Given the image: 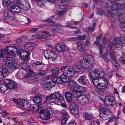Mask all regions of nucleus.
I'll use <instances>...</instances> for the list:
<instances>
[{
  "instance_id": "f704fd0d",
  "label": "nucleus",
  "mask_w": 125,
  "mask_h": 125,
  "mask_svg": "<svg viewBox=\"0 0 125 125\" xmlns=\"http://www.w3.org/2000/svg\"><path fill=\"white\" fill-rule=\"evenodd\" d=\"M53 98V94H51L48 96H46L45 97L46 102L49 101L50 103L54 102V99Z\"/></svg>"
},
{
  "instance_id": "49530a36",
  "label": "nucleus",
  "mask_w": 125,
  "mask_h": 125,
  "mask_svg": "<svg viewBox=\"0 0 125 125\" xmlns=\"http://www.w3.org/2000/svg\"><path fill=\"white\" fill-rule=\"evenodd\" d=\"M51 30L52 32L54 33H58V31L59 30V27L56 26H54L51 29Z\"/></svg>"
},
{
  "instance_id": "58836bf2",
  "label": "nucleus",
  "mask_w": 125,
  "mask_h": 125,
  "mask_svg": "<svg viewBox=\"0 0 125 125\" xmlns=\"http://www.w3.org/2000/svg\"><path fill=\"white\" fill-rule=\"evenodd\" d=\"M101 78H98L95 79H93L92 82L94 86L96 88H97V86H98L99 84V79H100Z\"/></svg>"
},
{
  "instance_id": "e433bc0d",
  "label": "nucleus",
  "mask_w": 125,
  "mask_h": 125,
  "mask_svg": "<svg viewBox=\"0 0 125 125\" xmlns=\"http://www.w3.org/2000/svg\"><path fill=\"white\" fill-rule=\"evenodd\" d=\"M30 107L31 109H35V110L37 111L40 107H42V106L41 105H38L35 104H30Z\"/></svg>"
},
{
  "instance_id": "338daca9",
  "label": "nucleus",
  "mask_w": 125,
  "mask_h": 125,
  "mask_svg": "<svg viewBox=\"0 0 125 125\" xmlns=\"http://www.w3.org/2000/svg\"><path fill=\"white\" fill-rule=\"evenodd\" d=\"M88 29L90 32H94L95 30V27H89L88 28Z\"/></svg>"
},
{
  "instance_id": "1a4fd4ad",
  "label": "nucleus",
  "mask_w": 125,
  "mask_h": 125,
  "mask_svg": "<svg viewBox=\"0 0 125 125\" xmlns=\"http://www.w3.org/2000/svg\"><path fill=\"white\" fill-rule=\"evenodd\" d=\"M5 50L6 52L4 54L3 53V55H7L8 54L10 55V56H12L13 55H14L15 51V52L17 51V48L15 47L11 46H7L5 48Z\"/></svg>"
},
{
  "instance_id": "774afa93",
  "label": "nucleus",
  "mask_w": 125,
  "mask_h": 125,
  "mask_svg": "<svg viewBox=\"0 0 125 125\" xmlns=\"http://www.w3.org/2000/svg\"><path fill=\"white\" fill-rule=\"evenodd\" d=\"M121 38L122 40V45H125V36L121 37Z\"/></svg>"
},
{
  "instance_id": "39448f33",
  "label": "nucleus",
  "mask_w": 125,
  "mask_h": 125,
  "mask_svg": "<svg viewBox=\"0 0 125 125\" xmlns=\"http://www.w3.org/2000/svg\"><path fill=\"white\" fill-rule=\"evenodd\" d=\"M61 71H63V73H65L69 77H71L74 75L75 73L74 70L72 68H68L67 66H63L60 68Z\"/></svg>"
},
{
  "instance_id": "3c124183",
  "label": "nucleus",
  "mask_w": 125,
  "mask_h": 125,
  "mask_svg": "<svg viewBox=\"0 0 125 125\" xmlns=\"http://www.w3.org/2000/svg\"><path fill=\"white\" fill-rule=\"evenodd\" d=\"M66 27L72 29H77V27H75L72 26V24L69 22H67L66 24Z\"/></svg>"
},
{
  "instance_id": "aec40b11",
  "label": "nucleus",
  "mask_w": 125,
  "mask_h": 125,
  "mask_svg": "<svg viewBox=\"0 0 125 125\" xmlns=\"http://www.w3.org/2000/svg\"><path fill=\"white\" fill-rule=\"evenodd\" d=\"M10 66L6 64L4 65L2 68V71L5 76H7L11 72V68Z\"/></svg>"
},
{
  "instance_id": "9d476101",
  "label": "nucleus",
  "mask_w": 125,
  "mask_h": 125,
  "mask_svg": "<svg viewBox=\"0 0 125 125\" xmlns=\"http://www.w3.org/2000/svg\"><path fill=\"white\" fill-rule=\"evenodd\" d=\"M104 102L105 105L108 106H113L115 103V100L114 97L109 95L106 97Z\"/></svg>"
},
{
  "instance_id": "7c9ffc66",
  "label": "nucleus",
  "mask_w": 125,
  "mask_h": 125,
  "mask_svg": "<svg viewBox=\"0 0 125 125\" xmlns=\"http://www.w3.org/2000/svg\"><path fill=\"white\" fill-rule=\"evenodd\" d=\"M27 39V37L25 36H23L18 38L16 40L17 44L19 45H21V43Z\"/></svg>"
},
{
  "instance_id": "6ab92c4d",
  "label": "nucleus",
  "mask_w": 125,
  "mask_h": 125,
  "mask_svg": "<svg viewBox=\"0 0 125 125\" xmlns=\"http://www.w3.org/2000/svg\"><path fill=\"white\" fill-rule=\"evenodd\" d=\"M55 48L57 51L63 52L68 49V47L64 44H57L55 46Z\"/></svg>"
},
{
  "instance_id": "13d9d810",
  "label": "nucleus",
  "mask_w": 125,
  "mask_h": 125,
  "mask_svg": "<svg viewBox=\"0 0 125 125\" xmlns=\"http://www.w3.org/2000/svg\"><path fill=\"white\" fill-rule=\"evenodd\" d=\"M11 11H7L4 13V15L5 17H10L11 14Z\"/></svg>"
},
{
  "instance_id": "f257e3e1",
  "label": "nucleus",
  "mask_w": 125,
  "mask_h": 125,
  "mask_svg": "<svg viewBox=\"0 0 125 125\" xmlns=\"http://www.w3.org/2000/svg\"><path fill=\"white\" fill-rule=\"evenodd\" d=\"M95 60L93 56L89 55L84 56L80 61V64L73 66L72 68L74 71L79 72L82 70H89L95 64Z\"/></svg>"
},
{
  "instance_id": "72a5a7b5",
  "label": "nucleus",
  "mask_w": 125,
  "mask_h": 125,
  "mask_svg": "<svg viewBox=\"0 0 125 125\" xmlns=\"http://www.w3.org/2000/svg\"><path fill=\"white\" fill-rule=\"evenodd\" d=\"M110 57V60L112 61V64L115 63L116 61V60L115 59V56L114 52H111L109 53Z\"/></svg>"
},
{
  "instance_id": "393cba45",
  "label": "nucleus",
  "mask_w": 125,
  "mask_h": 125,
  "mask_svg": "<svg viewBox=\"0 0 125 125\" xmlns=\"http://www.w3.org/2000/svg\"><path fill=\"white\" fill-rule=\"evenodd\" d=\"M51 35L50 34L47 35V36H45V35L42 34V35H33L32 37H34V39H31V40L33 41V40H34L33 42H35L36 41H37L39 39H40L43 38H44L46 37V38L49 37H50Z\"/></svg>"
},
{
  "instance_id": "a878e982",
  "label": "nucleus",
  "mask_w": 125,
  "mask_h": 125,
  "mask_svg": "<svg viewBox=\"0 0 125 125\" xmlns=\"http://www.w3.org/2000/svg\"><path fill=\"white\" fill-rule=\"evenodd\" d=\"M69 2L67 0H63L59 5V8L61 9L66 8L68 6Z\"/></svg>"
},
{
  "instance_id": "b1692460",
  "label": "nucleus",
  "mask_w": 125,
  "mask_h": 125,
  "mask_svg": "<svg viewBox=\"0 0 125 125\" xmlns=\"http://www.w3.org/2000/svg\"><path fill=\"white\" fill-rule=\"evenodd\" d=\"M113 42L115 47H118L122 45V41L119 37L114 38L113 40Z\"/></svg>"
},
{
  "instance_id": "603ef678",
  "label": "nucleus",
  "mask_w": 125,
  "mask_h": 125,
  "mask_svg": "<svg viewBox=\"0 0 125 125\" xmlns=\"http://www.w3.org/2000/svg\"><path fill=\"white\" fill-rule=\"evenodd\" d=\"M18 64H17L15 62L14 63L12 64L11 66H10V70L11 71V69H17L18 68V67L17 66V65H18Z\"/></svg>"
},
{
  "instance_id": "4d7b16f0",
  "label": "nucleus",
  "mask_w": 125,
  "mask_h": 125,
  "mask_svg": "<svg viewBox=\"0 0 125 125\" xmlns=\"http://www.w3.org/2000/svg\"><path fill=\"white\" fill-rule=\"evenodd\" d=\"M60 113L63 116H67L68 115V113L64 109L62 110Z\"/></svg>"
},
{
  "instance_id": "4468645a",
  "label": "nucleus",
  "mask_w": 125,
  "mask_h": 125,
  "mask_svg": "<svg viewBox=\"0 0 125 125\" xmlns=\"http://www.w3.org/2000/svg\"><path fill=\"white\" fill-rule=\"evenodd\" d=\"M48 110H45V113L41 115V118L43 120H47L50 116V112H52V108L51 107H49Z\"/></svg>"
},
{
  "instance_id": "a211bd4d",
  "label": "nucleus",
  "mask_w": 125,
  "mask_h": 125,
  "mask_svg": "<svg viewBox=\"0 0 125 125\" xmlns=\"http://www.w3.org/2000/svg\"><path fill=\"white\" fill-rule=\"evenodd\" d=\"M123 5H122L121 4L119 3H115L113 4L111 7V9L114 10L113 12L116 14V12L118 10H122L121 9H123ZM120 11H118L120 12Z\"/></svg>"
},
{
  "instance_id": "de8ad7c7",
  "label": "nucleus",
  "mask_w": 125,
  "mask_h": 125,
  "mask_svg": "<svg viewBox=\"0 0 125 125\" xmlns=\"http://www.w3.org/2000/svg\"><path fill=\"white\" fill-rule=\"evenodd\" d=\"M67 10H64L62 11L58 10L57 12V15L59 16H61L65 14L66 13Z\"/></svg>"
},
{
  "instance_id": "0e129e2a",
  "label": "nucleus",
  "mask_w": 125,
  "mask_h": 125,
  "mask_svg": "<svg viewBox=\"0 0 125 125\" xmlns=\"http://www.w3.org/2000/svg\"><path fill=\"white\" fill-rule=\"evenodd\" d=\"M42 64V63L38 61H36L33 63V65L35 66L41 65Z\"/></svg>"
},
{
  "instance_id": "8fccbe9b",
  "label": "nucleus",
  "mask_w": 125,
  "mask_h": 125,
  "mask_svg": "<svg viewBox=\"0 0 125 125\" xmlns=\"http://www.w3.org/2000/svg\"><path fill=\"white\" fill-rule=\"evenodd\" d=\"M102 6L104 7H106L107 8L109 7V3L105 2L102 1L100 3Z\"/></svg>"
},
{
  "instance_id": "4be33fe9",
  "label": "nucleus",
  "mask_w": 125,
  "mask_h": 125,
  "mask_svg": "<svg viewBox=\"0 0 125 125\" xmlns=\"http://www.w3.org/2000/svg\"><path fill=\"white\" fill-rule=\"evenodd\" d=\"M28 104V102L26 100L23 99H20L19 104H18V105L19 106V108L22 109L23 107L27 105Z\"/></svg>"
},
{
  "instance_id": "bf43d9fd",
  "label": "nucleus",
  "mask_w": 125,
  "mask_h": 125,
  "mask_svg": "<svg viewBox=\"0 0 125 125\" xmlns=\"http://www.w3.org/2000/svg\"><path fill=\"white\" fill-rule=\"evenodd\" d=\"M77 45L78 49L79 50L81 51L83 50V47L81 42H78L77 44Z\"/></svg>"
},
{
  "instance_id": "5fc2aeb1",
  "label": "nucleus",
  "mask_w": 125,
  "mask_h": 125,
  "mask_svg": "<svg viewBox=\"0 0 125 125\" xmlns=\"http://www.w3.org/2000/svg\"><path fill=\"white\" fill-rule=\"evenodd\" d=\"M37 3L38 6L41 8L45 6L43 1L41 0L39 1Z\"/></svg>"
},
{
  "instance_id": "dca6fc26",
  "label": "nucleus",
  "mask_w": 125,
  "mask_h": 125,
  "mask_svg": "<svg viewBox=\"0 0 125 125\" xmlns=\"http://www.w3.org/2000/svg\"><path fill=\"white\" fill-rule=\"evenodd\" d=\"M102 78L104 82L103 83L99 82V84L97 88L99 90H101L105 89L107 88L108 85V81L105 78Z\"/></svg>"
},
{
  "instance_id": "4c0bfd02",
  "label": "nucleus",
  "mask_w": 125,
  "mask_h": 125,
  "mask_svg": "<svg viewBox=\"0 0 125 125\" xmlns=\"http://www.w3.org/2000/svg\"><path fill=\"white\" fill-rule=\"evenodd\" d=\"M97 13L99 15H103L104 14L106 16V14L105 13L104 11L101 8H97Z\"/></svg>"
},
{
  "instance_id": "a18cd8bd",
  "label": "nucleus",
  "mask_w": 125,
  "mask_h": 125,
  "mask_svg": "<svg viewBox=\"0 0 125 125\" xmlns=\"http://www.w3.org/2000/svg\"><path fill=\"white\" fill-rule=\"evenodd\" d=\"M46 73V71L44 70H39L37 71V74L41 76L45 75Z\"/></svg>"
},
{
  "instance_id": "f03ea898",
  "label": "nucleus",
  "mask_w": 125,
  "mask_h": 125,
  "mask_svg": "<svg viewBox=\"0 0 125 125\" xmlns=\"http://www.w3.org/2000/svg\"><path fill=\"white\" fill-rule=\"evenodd\" d=\"M44 54L46 58L51 59L54 61L57 57V54L52 50H48L44 52Z\"/></svg>"
},
{
  "instance_id": "c03bdc74",
  "label": "nucleus",
  "mask_w": 125,
  "mask_h": 125,
  "mask_svg": "<svg viewBox=\"0 0 125 125\" xmlns=\"http://www.w3.org/2000/svg\"><path fill=\"white\" fill-rule=\"evenodd\" d=\"M22 76V73L21 71H18L16 73V77L18 79H21Z\"/></svg>"
},
{
  "instance_id": "412c9836",
  "label": "nucleus",
  "mask_w": 125,
  "mask_h": 125,
  "mask_svg": "<svg viewBox=\"0 0 125 125\" xmlns=\"http://www.w3.org/2000/svg\"><path fill=\"white\" fill-rule=\"evenodd\" d=\"M55 86V82L53 81H51L48 82L46 84L44 88L48 90H51L53 87Z\"/></svg>"
},
{
  "instance_id": "37998d69",
  "label": "nucleus",
  "mask_w": 125,
  "mask_h": 125,
  "mask_svg": "<svg viewBox=\"0 0 125 125\" xmlns=\"http://www.w3.org/2000/svg\"><path fill=\"white\" fill-rule=\"evenodd\" d=\"M54 17L52 16L50 17L49 18L47 19L42 20V21L49 22L53 23L54 22V21L53 20V18Z\"/></svg>"
},
{
  "instance_id": "423d86ee",
  "label": "nucleus",
  "mask_w": 125,
  "mask_h": 125,
  "mask_svg": "<svg viewBox=\"0 0 125 125\" xmlns=\"http://www.w3.org/2000/svg\"><path fill=\"white\" fill-rule=\"evenodd\" d=\"M4 83L5 86H3L4 87L7 88V89H16L17 88V84L14 81L7 79H5Z\"/></svg>"
},
{
  "instance_id": "cd10ccee",
  "label": "nucleus",
  "mask_w": 125,
  "mask_h": 125,
  "mask_svg": "<svg viewBox=\"0 0 125 125\" xmlns=\"http://www.w3.org/2000/svg\"><path fill=\"white\" fill-rule=\"evenodd\" d=\"M26 51H24L23 50H20L19 52H18V51H17V54L19 55L20 57L22 59H26L27 57L26 56L25 58L23 57V55H25L26 56V55L27 53V52Z\"/></svg>"
},
{
  "instance_id": "6e6d98bb",
  "label": "nucleus",
  "mask_w": 125,
  "mask_h": 125,
  "mask_svg": "<svg viewBox=\"0 0 125 125\" xmlns=\"http://www.w3.org/2000/svg\"><path fill=\"white\" fill-rule=\"evenodd\" d=\"M114 13L113 11H111L110 10L108 11L107 12V16L108 17H113L114 15Z\"/></svg>"
},
{
  "instance_id": "f3484780",
  "label": "nucleus",
  "mask_w": 125,
  "mask_h": 125,
  "mask_svg": "<svg viewBox=\"0 0 125 125\" xmlns=\"http://www.w3.org/2000/svg\"><path fill=\"white\" fill-rule=\"evenodd\" d=\"M53 94V98H54V102H57L58 101H61L62 100L64 99V98L63 96L61 95L59 92H57Z\"/></svg>"
},
{
  "instance_id": "473e14b6",
  "label": "nucleus",
  "mask_w": 125,
  "mask_h": 125,
  "mask_svg": "<svg viewBox=\"0 0 125 125\" xmlns=\"http://www.w3.org/2000/svg\"><path fill=\"white\" fill-rule=\"evenodd\" d=\"M68 85L71 88L73 89L77 88V83L74 81H70Z\"/></svg>"
},
{
  "instance_id": "680f3d73",
  "label": "nucleus",
  "mask_w": 125,
  "mask_h": 125,
  "mask_svg": "<svg viewBox=\"0 0 125 125\" xmlns=\"http://www.w3.org/2000/svg\"><path fill=\"white\" fill-rule=\"evenodd\" d=\"M22 68L23 69L25 70H28L30 68L28 66H27L26 64L24 63L22 64Z\"/></svg>"
},
{
  "instance_id": "69168bd1",
  "label": "nucleus",
  "mask_w": 125,
  "mask_h": 125,
  "mask_svg": "<svg viewBox=\"0 0 125 125\" xmlns=\"http://www.w3.org/2000/svg\"><path fill=\"white\" fill-rule=\"evenodd\" d=\"M30 110H25L22 113V114H26V115L27 116L30 114L29 112Z\"/></svg>"
},
{
  "instance_id": "9b49d317",
  "label": "nucleus",
  "mask_w": 125,
  "mask_h": 125,
  "mask_svg": "<svg viewBox=\"0 0 125 125\" xmlns=\"http://www.w3.org/2000/svg\"><path fill=\"white\" fill-rule=\"evenodd\" d=\"M59 78L56 81L60 83H62L63 82L67 83L70 81L69 78L65 73H63Z\"/></svg>"
},
{
  "instance_id": "7ed1b4c3",
  "label": "nucleus",
  "mask_w": 125,
  "mask_h": 125,
  "mask_svg": "<svg viewBox=\"0 0 125 125\" xmlns=\"http://www.w3.org/2000/svg\"><path fill=\"white\" fill-rule=\"evenodd\" d=\"M3 60H6V65L8 66H10L14 62V59L11 57L3 55V53L0 50V61Z\"/></svg>"
},
{
  "instance_id": "ea45409f",
  "label": "nucleus",
  "mask_w": 125,
  "mask_h": 125,
  "mask_svg": "<svg viewBox=\"0 0 125 125\" xmlns=\"http://www.w3.org/2000/svg\"><path fill=\"white\" fill-rule=\"evenodd\" d=\"M101 120L99 118L96 119L91 122V125H99Z\"/></svg>"
},
{
  "instance_id": "e2e57ef3",
  "label": "nucleus",
  "mask_w": 125,
  "mask_h": 125,
  "mask_svg": "<svg viewBox=\"0 0 125 125\" xmlns=\"http://www.w3.org/2000/svg\"><path fill=\"white\" fill-rule=\"evenodd\" d=\"M119 61L125 64V56L120 57L119 58Z\"/></svg>"
},
{
  "instance_id": "c756f323",
  "label": "nucleus",
  "mask_w": 125,
  "mask_h": 125,
  "mask_svg": "<svg viewBox=\"0 0 125 125\" xmlns=\"http://www.w3.org/2000/svg\"><path fill=\"white\" fill-rule=\"evenodd\" d=\"M72 92H66L65 94V98L68 102H72Z\"/></svg>"
},
{
  "instance_id": "ddd939ff",
  "label": "nucleus",
  "mask_w": 125,
  "mask_h": 125,
  "mask_svg": "<svg viewBox=\"0 0 125 125\" xmlns=\"http://www.w3.org/2000/svg\"><path fill=\"white\" fill-rule=\"evenodd\" d=\"M77 102L81 105L87 104L89 102V100L88 97L85 95L81 96Z\"/></svg>"
},
{
  "instance_id": "2eb2a0df",
  "label": "nucleus",
  "mask_w": 125,
  "mask_h": 125,
  "mask_svg": "<svg viewBox=\"0 0 125 125\" xmlns=\"http://www.w3.org/2000/svg\"><path fill=\"white\" fill-rule=\"evenodd\" d=\"M70 109L72 112L74 114H77L79 112L78 106L74 102H72L70 105Z\"/></svg>"
},
{
  "instance_id": "f8f14e48",
  "label": "nucleus",
  "mask_w": 125,
  "mask_h": 125,
  "mask_svg": "<svg viewBox=\"0 0 125 125\" xmlns=\"http://www.w3.org/2000/svg\"><path fill=\"white\" fill-rule=\"evenodd\" d=\"M119 10L117 11L116 12V14L119 15L118 17L119 20L120 22L122 24H125V14H124V12L122 10Z\"/></svg>"
},
{
  "instance_id": "20e7f679",
  "label": "nucleus",
  "mask_w": 125,
  "mask_h": 125,
  "mask_svg": "<svg viewBox=\"0 0 125 125\" xmlns=\"http://www.w3.org/2000/svg\"><path fill=\"white\" fill-rule=\"evenodd\" d=\"M90 77L92 80L98 78H104V73L102 71L96 69L91 72Z\"/></svg>"
},
{
  "instance_id": "0eeeda50",
  "label": "nucleus",
  "mask_w": 125,
  "mask_h": 125,
  "mask_svg": "<svg viewBox=\"0 0 125 125\" xmlns=\"http://www.w3.org/2000/svg\"><path fill=\"white\" fill-rule=\"evenodd\" d=\"M99 112L100 117L102 118H104L106 120L109 118L108 113H112V112L110 109L105 108H101L99 110Z\"/></svg>"
},
{
  "instance_id": "79ce46f5",
  "label": "nucleus",
  "mask_w": 125,
  "mask_h": 125,
  "mask_svg": "<svg viewBox=\"0 0 125 125\" xmlns=\"http://www.w3.org/2000/svg\"><path fill=\"white\" fill-rule=\"evenodd\" d=\"M11 0H3L2 1V3L3 6H7L10 4L12 2H11Z\"/></svg>"
},
{
  "instance_id": "052dcab7",
  "label": "nucleus",
  "mask_w": 125,
  "mask_h": 125,
  "mask_svg": "<svg viewBox=\"0 0 125 125\" xmlns=\"http://www.w3.org/2000/svg\"><path fill=\"white\" fill-rule=\"evenodd\" d=\"M39 108V109L38 110L39 111V112L40 113V114L41 115L45 113V111L44 109L43 108V107L42 106V107Z\"/></svg>"
},
{
  "instance_id": "5701e85b",
  "label": "nucleus",
  "mask_w": 125,
  "mask_h": 125,
  "mask_svg": "<svg viewBox=\"0 0 125 125\" xmlns=\"http://www.w3.org/2000/svg\"><path fill=\"white\" fill-rule=\"evenodd\" d=\"M83 93L82 92L78 91L76 90L72 92V94L73 97L74 98H76V101H77L79 99V98L83 95Z\"/></svg>"
},
{
  "instance_id": "a19ab883",
  "label": "nucleus",
  "mask_w": 125,
  "mask_h": 125,
  "mask_svg": "<svg viewBox=\"0 0 125 125\" xmlns=\"http://www.w3.org/2000/svg\"><path fill=\"white\" fill-rule=\"evenodd\" d=\"M108 56V54L107 53H104L100 57L102 58V59L104 60L106 62H107L110 61V59L109 58H107Z\"/></svg>"
},
{
  "instance_id": "864d4df0",
  "label": "nucleus",
  "mask_w": 125,
  "mask_h": 125,
  "mask_svg": "<svg viewBox=\"0 0 125 125\" xmlns=\"http://www.w3.org/2000/svg\"><path fill=\"white\" fill-rule=\"evenodd\" d=\"M59 68L58 67H55L53 69H51V71L52 73H59Z\"/></svg>"
},
{
  "instance_id": "bb28decb",
  "label": "nucleus",
  "mask_w": 125,
  "mask_h": 125,
  "mask_svg": "<svg viewBox=\"0 0 125 125\" xmlns=\"http://www.w3.org/2000/svg\"><path fill=\"white\" fill-rule=\"evenodd\" d=\"M83 115L85 120H91L93 117L91 113H89L86 112H83Z\"/></svg>"
},
{
  "instance_id": "09e8293b",
  "label": "nucleus",
  "mask_w": 125,
  "mask_h": 125,
  "mask_svg": "<svg viewBox=\"0 0 125 125\" xmlns=\"http://www.w3.org/2000/svg\"><path fill=\"white\" fill-rule=\"evenodd\" d=\"M68 120L67 117H65L63 118L61 122V125H66Z\"/></svg>"
},
{
  "instance_id": "c9c22d12",
  "label": "nucleus",
  "mask_w": 125,
  "mask_h": 125,
  "mask_svg": "<svg viewBox=\"0 0 125 125\" xmlns=\"http://www.w3.org/2000/svg\"><path fill=\"white\" fill-rule=\"evenodd\" d=\"M75 90L80 92H82L83 94V93H85L87 91V89L85 87L79 85L78 86L76 89Z\"/></svg>"
},
{
  "instance_id": "6e6552de",
  "label": "nucleus",
  "mask_w": 125,
  "mask_h": 125,
  "mask_svg": "<svg viewBox=\"0 0 125 125\" xmlns=\"http://www.w3.org/2000/svg\"><path fill=\"white\" fill-rule=\"evenodd\" d=\"M7 8L10 10L11 12L15 13H20L21 11V9L18 5H15L14 3H11L7 7Z\"/></svg>"
},
{
  "instance_id": "c85d7f7f",
  "label": "nucleus",
  "mask_w": 125,
  "mask_h": 125,
  "mask_svg": "<svg viewBox=\"0 0 125 125\" xmlns=\"http://www.w3.org/2000/svg\"><path fill=\"white\" fill-rule=\"evenodd\" d=\"M77 81L81 84L83 85H86L87 84V80L84 75H82L78 79Z\"/></svg>"
},
{
  "instance_id": "2f4dec72",
  "label": "nucleus",
  "mask_w": 125,
  "mask_h": 125,
  "mask_svg": "<svg viewBox=\"0 0 125 125\" xmlns=\"http://www.w3.org/2000/svg\"><path fill=\"white\" fill-rule=\"evenodd\" d=\"M41 95L39 94L36 95L33 99V101L36 103H39L42 100Z\"/></svg>"
}]
</instances>
